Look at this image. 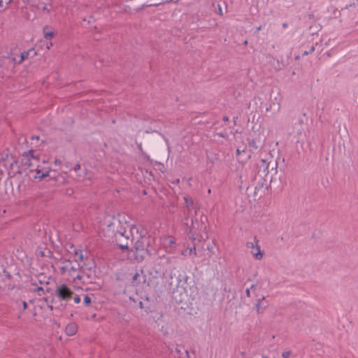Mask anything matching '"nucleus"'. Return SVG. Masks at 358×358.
<instances>
[{
    "label": "nucleus",
    "mask_w": 358,
    "mask_h": 358,
    "mask_svg": "<svg viewBox=\"0 0 358 358\" xmlns=\"http://www.w3.org/2000/svg\"><path fill=\"white\" fill-rule=\"evenodd\" d=\"M198 208L194 207L195 217H189V226H186L189 229V238L192 241H198L199 242L206 241L208 238L207 231V217L201 215L199 219L196 217V210Z\"/></svg>",
    "instance_id": "obj_1"
},
{
    "label": "nucleus",
    "mask_w": 358,
    "mask_h": 358,
    "mask_svg": "<svg viewBox=\"0 0 358 358\" xmlns=\"http://www.w3.org/2000/svg\"><path fill=\"white\" fill-rule=\"evenodd\" d=\"M134 232L138 236V229L134 224L116 229L114 234L115 242L120 250H129V243L136 238Z\"/></svg>",
    "instance_id": "obj_2"
},
{
    "label": "nucleus",
    "mask_w": 358,
    "mask_h": 358,
    "mask_svg": "<svg viewBox=\"0 0 358 358\" xmlns=\"http://www.w3.org/2000/svg\"><path fill=\"white\" fill-rule=\"evenodd\" d=\"M137 238L135 245L129 251V256L131 259L136 262L137 263L142 262L147 256L150 255L148 250L149 238L148 237L139 235L136 236Z\"/></svg>",
    "instance_id": "obj_3"
},
{
    "label": "nucleus",
    "mask_w": 358,
    "mask_h": 358,
    "mask_svg": "<svg viewBox=\"0 0 358 358\" xmlns=\"http://www.w3.org/2000/svg\"><path fill=\"white\" fill-rule=\"evenodd\" d=\"M23 159L22 164L27 169H30V171H35L37 174H40L41 171L38 169V164L40 162L39 156L34 155V150H29L22 154Z\"/></svg>",
    "instance_id": "obj_4"
},
{
    "label": "nucleus",
    "mask_w": 358,
    "mask_h": 358,
    "mask_svg": "<svg viewBox=\"0 0 358 358\" xmlns=\"http://www.w3.org/2000/svg\"><path fill=\"white\" fill-rule=\"evenodd\" d=\"M55 294L60 301H69L72 299L73 292L65 283L56 285Z\"/></svg>",
    "instance_id": "obj_5"
},
{
    "label": "nucleus",
    "mask_w": 358,
    "mask_h": 358,
    "mask_svg": "<svg viewBox=\"0 0 358 358\" xmlns=\"http://www.w3.org/2000/svg\"><path fill=\"white\" fill-rule=\"evenodd\" d=\"M262 169V172L265 176L269 173H277V162L273 159L271 157L267 159H262L261 160L260 170Z\"/></svg>",
    "instance_id": "obj_6"
},
{
    "label": "nucleus",
    "mask_w": 358,
    "mask_h": 358,
    "mask_svg": "<svg viewBox=\"0 0 358 358\" xmlns=\"http://www.w3.org/2000/svg\"><path fill=\"white\" fill-rule=\"evenodd\" d=\"M185 209L183 210L182 224L189 226V217L191 216V207L193 206V200L189 197H184Z\"/></svg>",
    "instance_id": "obj_7"
},
{
    "label": "nucleus",
    "mask_w": 358,
    "mask_h": 358,
    "mask_svg": "<svg viewBox=\"0 0 358 358\" xmlns=\"http://www.w3.org/2000/svg\"><path fill=\"white\" fill-rule=\"evenodd\" d=\"M254 242H248L246 245L248 248H255L256 252H252L253 256L256 259H261L263 257V254L261 252L260 247L258 245L259 241L257 237H254Z\"/></svg>",
    "instance_id": "obj_8"
},
{
    "label": "nucleus",
    "mask_w": 358,
    "mask_h": 358,
    "mask_svg": "<svg viewBox=\"0 0 358 358\" xmlns=\"http://www.w3.org/2000/svg\"><path fill=\"white\" fill-rule=\"evenodd\" d=\"M145 281L146 278L143 269H141L139 272H136L132 278V283L136 286L143 284Z\"/></svg>",
    "instance_id": "obj_9"
},
{
    "label": "nucleus",
    "mask_w": 358,
    "mask_h": 358,
    "mask_svg": "<svg viewBox=\"0 0 358 358\" xmlns=\"http://www.w3.org/2000/svg\"><path fill=\"white\" fill-rule=\"evenodd\" d=\"M262 145V142L260 141V138H252L248 141V146L250 148V151L254 153L255 151L259 150Z\"/></svg>",
    "instance_id": "obj_10"
},
{
    "label": "nucleus",
    "mask_w": 358,
    "mask_h": 358,
    "mask_svg": "<svg viewBox=\"0 0 358 358\" xmlns=\"http://www.w3.org/2000/svg\"><path fill=\"white\" fill-rule=\"evenodd\" d=\"M49 279H50V278L47 277L43 273H40L36 276L35 280L31 279V281H32L31 284L33 285H36V282H38L41 285H43V284L48 285V284H49Z\"/></svg>",
    "instance_id": "obj_11"
},
{
    "label": "nucleus",
    "mask_w": 358,
    "mask_h": 358,
    "mask_svg": "<svg viewBox=\"0 0 358 358\" xmlns=\"http://www.w3.org/2000/svg\"><path fill=\"white\" fill-rule=\"evenodd\" d=\"M77 330L78 327L75 322L69 323L65 328V332L68 336L75 335L77 332Z\"/></svg>",
    "instance_id": "obj_12"
},
{
    "label": "nucleus",
    "mask_w": 358,
    "mask_h": 358,
    "mask_svg": "<svg viewBox=\"0 0 358 358\" xmlns=\"http://www.w3.org/2000/svg\"><path fill=\"white\" fill-rule=\"evenodd\" d=\"M43 31L44 38L45 39H50L51 38H52L55 36V33L52 31H50L47 26L43 27Z\"/></svg>",
    "instance_id": "obj_13"
},
{
    "label": "nucleus",
    "mask_w": 358,
    "mask_h": 358,
    "mask_svg": "<svg viewBox=\"0 0 358 358\" xmlns=\"http://www.w3.org/2000/svg\"><path fill=\"white\" fill-rule=\"evenodd\" d=\"M207 250H208V253L207 254V258H206V260L207 261H209V259L211 258L212 257V255L213 253V245L212 244H210V245H207Z\"/></svg>",
    "instance_id": "obj_14"
},
{
    "label": "nucleus",
    "mask_w": 358,
    "mask_h": 358,
    "mask_svg": "<svg viewBox=\"0 0 358 358\" xmlns=\"http://www.w3.org/2000/svg\"><path fill=\"white\" fill-rule=\"evenodd\" d=\"M91 298L88 295H85L83 299V303L86 306H89L91 304Z\"/></svg>",
    "instance_id": "obj_15"
},
{
    "label": "nucleus",
    "mask_w": 358,
    "mask_h": 358,
    "mask_svg": "<svg viewBox=\"0 0 358 358\" xmlns=\"http://www.w3.org/2000/svg\"><path fill=\"white\" fill-rule=\"evenodd\" d=\"M315 50V47L314 45H312L310 48L309 50H306L303 52L302 55H309L310 53H312L313 52H314Z\"/></svg>",
    "instance_id": "obj_16"
},
{
    "label": "nucleus",
    "mask_w": 358,
    "mask_h": 358,
    "mask_svg": "<svg viewBox=\"0 0 358 358\" xmlns=\"http://www.w3.org/2000/svg\"><path fill=\"white\" fill-rule=\"evenodd\" d=\"M72 298L76 303H79L80 302V298L78 294H75L73 293Z\"/></svg>",
    "instance_id": "obj_17"
},
{
    "label": "nucleus",
    "mask_w": 358,
    "mask_h": 358,
    "mask_svg": "<svg viewBox=\"0 0 358 358\" xmlns=\"http://www.w3.org/2000/svg\"><path fill=\"white\" fill-rule=\"evenodd\" d=\"M264 299V297L263 296L262 299H259L258 301H257V303H256V307H257V311L259 310V309L261 308V302Z\"/></svg>",
    "instance_id": "obj_18"
},
{
    "label": "nucleus",
    "mask_w": 358,
    "mask_h": 358,
    "mask_svg": "<svg viewBox=\"0 0 358 358\" xmlns=\"http://www.w3.org/2000/svg\"><path fill=\"white\" fill-rule=\"evenodd\" d=\"M291 355V351L288 350V351H285L282 353V357L283 358H288Z\"/></svg>",
    "instance_id": "obj_19"
},
{
    "label": "nucleus",
    "mask_w": 358,
    "mask_h": 358,
    "mask_svg": "<svg viewBox=\"0 0 358 358\" xmlns=\"http://www.w3.org/2000/svg\"><path fill=\"white\" fill-rule=\"evenodd\" d=\"M28 56V52H22L21 54V58H20V60L19 62V63L22 62L25 58H27Z\"/></svg>",
    "instance_id": "obj_20"
},
{
    "label": "nucleus",
    "mask_w": 358,
    "mask_h": 358,
    "mask_svg": "<svg viewBox=\"0 0 358 358\" xmlns=\"http://www.w3.org/2000/svg\"><path fill=\"white\" fill-rule=\"evenodd\" d=\"M189 254H194V255H196L197 253L195 246H193L189 248Z\"/></svg>",
    "instance_id": "obj_21"
},
{
    "label": "nucleus",
    "mask_w": 358,
    "mask_h": 358,
    "mask_svg": "<svg viewBox=\"0 0 358 358\" xmlns=\"http://www.w3.org/2000/svg\"><path fill=\"white\" fill-rule=\"evenodd\" d=\"M255 287V285H252L250 288H248L246 290H245V294H246V296L250 297V289H252L253 287Z\"/></svg>",
    "instance_id": "obj_22"
},
{
    "label": "nucleus",
    "mask_w": 358,
    "mask_h": 358,
    "mask_svg": "<svg viewBox=\"0 0 358 358\" xmlns=\"http://www.w3.org/2000/svg\"><path fill=\"white\" fill-rule=\"evenodd\" d=\"M245 152V149H242V150H241V149L238 148H237V150H236V155H240L241 154H242V153H243V152Z\"/></svg>",
    "instance_id": "obj_23"
},
{
    "label": "nucleus",
    "mask_w": 358,
    "mask_h": 358,
    "mask_svg": "<svg viewBox=\"0 0 358 358\" xmlns=\"http://www.w3.org/2000/svg\"><path fill=\"white\" fill-rule=\"evenodd\" d=\"M76 255H78V259L80 261H83V255L82 254V252L80 251L79 253H78L77 252H76Z\"/></svg>",
    "instance_id": "obj_24"
},
{
    "label": "nucleus",
    "mask_w": 358,
    "mask_h": 358,
    "mask_svg": "<svg viewBox=\"0 0 358 358\" xmlns=\"http://www.w3.org/2000/svg\"><path fill=\"white\" fill-rule=\"evenodd\" d=\"M83 278V276L80 274H78L75 276L73 275V280H81V278Z\"/></svg>",
    "instance_id": "obj_25"
},
{
    "label": "nucleus",
    "mask_w": 358,
    "mask_h": 358,
    "mask_svg": "<svg viewBox=\"0 0 358 358\" xmlns=\"http://www.w3.org/2000/svg\"><path fill=\"white\" fill-rule=\"evenodd\" d=\"M80 169V164H78H78H76L74 166V167H73V170H74L75 171H78Z\"/></svg>",
    "instance_id": "obj_26"
},
{
    "label": "nucleus",
    "mask_w": 358,
    "mask_h": 358,
    "mask_svg": "<svg viewBox=\"0 0 358 358\" xmlns=\"http://www.w3.org/2000/svg\"><path fill=\"white\" fill-rule=\"evenodd\" d=\"M34 178H39V180H42V179L45 178L44 176H43V173L41 175L36 173V175L34 176Z\"/></svg>",
    "instance_id": "obj_27"
},
{
    "label": "nucleus",
    "mask_w": 358,
    "mask_h": 358,
    "mask_svg": "<svg viewBox=\"0 0 358 358\" xmlns=\"http://www.w3.org/2000/svg\"><path fill=\"white\" fill-rule=\"evenodd\" d=\"M62 273H64V272H66V271H69V266H68V265H66V266H63V267L62 268Z\"/></svg>",
    "instance_id": "obj_28"
},
{
    "label": "nucleus",
    "mask_w": 358,
    "mask_h": 358,
    "mask_svg": "<svg viewBox=\"0 0 358 358\" xmlns=\"http://www.w3.org/2000/svg\"><path fill=\"white\" fill-rule=\"evenodd\" d=\"M179 0H166L164 1L165 3H169L171 2H174L175 3H177Z\"/></svg>",
    "instance_id": "obj_29"
},
{
    "label": "nucleus",
    "mask_w": 358,
    "mask_h": 358,
    "mask_svg": "<svg viewBox=\"0 0 358 358\" xmlns=\"http://www.w3.org/2000/svg\"><path fill=\"white\" fill-rule=\"evenodd\" d=\"M77 270V268L74 267V266H69V272H71V271H76Z\"/></svg>",
    "instance_id": "obj_30"
},
{
    "label": "nucleus",
    "mask_w": 358,
    "mask_h": 358,
    "mask_svg": "<svg viewBox=\"0 0 358 358\" xmlns=\"http://www.w3.org/2000/svg\"><path fill=\"white\" fill-rule=\"evenodd\" d=\"M35 291H37V292H44V289L42 287H37L35 289Z\"/></svg>",
    "instance_id": "obj_31"
},
{
    "label": "nucleus",
    "mask_w": 358,
    "mask_h": 358,
    "mask_svg": "<svg viewBox=\"0 0 358 358\" xmlns=\"http://www.w3.org/2000/svg\"><path fill=\"white\" fill-rule=\"evenodd\" d=\"M3 272L5 273V275H6L8 278H10V275L8 273H7V272L6 271V270H5V269H3Z\"/></svg>",
    "instance_id": "obj_32"
},
{
    "label": "nucleus",
    "mask_w": 358,
    "mask_h": 358,
    "mask_svg": "<svg viewBox=\"0 0 358 358\" xmlns=\"http://www.w3.org/2000/svg\"><path fill=\"white\" fill-rule=\"evenodd\" d=\"M218 9H219V14L220 15H222V10L220 5H218Z\"/></svg>",
    "instance_id": "obj_33"
},
{
    "label": "nucleus",
    "mask_w": 358,
    "mask_h": 358,
    "mask_svg": "<svg viewBox=\"0 0 358 358\" xmlns=\"http://www.w3.org/2000/svg\"><path fill=\"white\" fill-rule=\"evenodd\" d=\"M51 289L50 288H47L46 289H44V292H43V294L45 293H50Z\"/></svg>",
    "instance_id": "obj_34"
},
{
    "label": "nucleus",
    "mask_w": 358,
    "mask_h": 358,
    "mask_svg": "<svg viewBox=\"0 0 358 358\" xmlns=\"http://www.w3.org/2000/svg\"><path fill=\"white\" fill-rule=\"evenodd\" d=\"M23 304V309H26L27 308V303L26 301L22 302Z\"/></svg>",
    "instance_id": "obj_35"
},
{
    "label": "nucleus",
    "mask_w": 358,
    "mask_h": 358,
    "mask_svg": "<svg viewBox=\"0 0 358 358\" xmlns=\"http://www.w3.org/2000/svg\"><path fill=\"white\" fill-rule=\"evenodd\" d=\"M43 176H44V178L48 176H49V171H46L45 173H43Z\"/></svg>",
    "instance_id": "obj_36"
},
{
    "label": "nucleus",
    "mask_w": 358,
    "mask_h": 358,
    "mask_svg": "<svg viewBox=\"0 0 358 358\" xmlns=\"http://www.w3.org/2000/svg\"><path fill=\"white\" fill-rule=\"evenodd\" d=\"M222 120L224 122H227L229 121V117L227 116H224Z\"/></svg>",
    "instance_id": "obj_37"
},
{
    "label": "nucleus",
    "mask_w": 358,
    "mask_h": 358,
    "mask_svg": "<svg viewBox=\"0 0 358 358\" xmlns=\"http://www.w3.org/2000/svg\"><path fill=\"white\" fill-rule=\"evenodd\" d=\"M165 259H166V262L167 264L171 263V259H170V258H169V257H166V258H165Z\"/></svg>",
    "instance_id": "obj_38"
},
{
    "label": "nucleus",
    "mask_w": 358,
    "mask_h": 358,
    "mask_svg": "<svg viewBox=\"0 0 358 358\" xmlns=\"http://www.w3.org/2000/svg\"><path fill=\"white\" fill-rule=\"evenodd\" d=\"M52 45V43L50 42L48 44H47V49H50V48Z\"/></svg>",
    "instance_id": "obj_39"
},
{
    "label": "nucleus",
    "mask_w": 358,
    "mask_h": 358,
    "mask_svg": "<svg viewBox=\"0 0 358 358\" xmlns=\"http://www.w3.org/2000/svg\"><path fill=\"white\" fill-rule=\"evenodd\" d=\"M138 149H139L141 151H142V144H141V143H140L139 144H138Z\"/></svg>",
    "instance_id": "obj_40"
},
{
    "label": "nucleus",
    "mask_w": 358,
    "mask_h": 358,
    "mask_svg": "<svg viewBox=\"0 0 358 358\" xmlns=\"http://www.w3.org/2000/svg\"><path fill=\"white\" fill-rule=\"evenodd\" d=\"M282 27L283 28H287V23H283L282 24Z\"/></svg>",
    "instance_id": "obj_41"
},
{
    "label": "nucleus",
    "mask_w": 358,
    "mask_h": 358,
    "mask_svg": "<svg viewBox=\"0 0 358 358\" xmlns=\"http://www.w3.org/2000/svg\"><path fill=\"white\" fill-rule=\"evenodd\" d=\"M4 1L6 4H8L11 1V0H4Z\"/></svg>",
    "instance_id": "obj_42"
},
{
    "label": "nucleus",
    "mask_w": 358,
    "mask_h": 358,
    "mask_svg": "<svg viewBox=\"0 0 358 358\" xmlns=\"http://www.w3.org/2000/svg\"><path fill=\"white\" fill-rule=\"evenodd\" d=\"M262 29V26H259L257 28V31H260Z\"/></svg>",
    "instance_id": "obj_43"
},
{
    "label": "nucleus",
    "mask_w": 358,
    "mask_h": 358,
    "mask_svg": "<svg viewBox=\"0 0 358 358\" xmlns=\"http://www.w3.org/2000/svg\"><path fill=\"white\" fill-rule=\"evenodd\" d=\"M55 164H60L61 163V162L59 160H57V159L55 160Z\"/></svg>",
    "instance_id": "obj_44"
},
{
    "label": "nucleus",
    "mask_w": 358,
    "mask_h": 358,
    "mask_svg": "<svg viewBox=\"0 0 358 358\" xmlns=\"http://www.w3.org/2000/svg\"><path fill=\"white\" fill-rule=\"evenodd\" d=\"M160 3H154V4H151L150 6H159Z\"/></svg>",
    "instance_id": "obj_45"
},
{
    "label": "nucleus",
    "mask_w": 358,
    "mask_h": 358,
    "mask_svg": "<svg viewBox=\"0 0 358 358\" xmlns=\"http://www.w3.org/2000/svg\"><path fill=\"white\" fill-rule=\"evenodd\" d=\"M4 0H0V6H2V3Z\"/></svg>",
    "instance_id": "obj_46"
},
{
    "label": "nucleus",
    "mask_w": 358,
    "mask_h": 358,
    "mask_svg": "<svg viewBox=\"0 0 358 358\" xmlns=\"http://www.w3.org/2000/svg\"><path fill=\"white\" fill-rule=\"evenodd\" d=\"M32 138H35V139L38 140L39 139V136H36V137L33 136Z\"/></svg>",
    "instance_id": "obj_47"
},
{
    "label": "nucleus",
    "mask_w": 358,
    "mask_h": 358,
    "mask_svg": "<svg viewBox=\"0 0 358 358\" xmlns=\"http://www.w3.org/2000/svg\"><path fill=\"white\" fill-rule=\"evenodd\" d=\"M243 44H244V45H247V44H248V41H247V40H245V41L243 42Z\"/></svg>",
    "instance_id": "obj_48"
},
{
    "label": "nucleus",
    "mask_w": 358,
    "mask_h": 358,
    "mask_svg": "<svg viewBox=\"0 0 358 358\" xmlns=\"http://www.w3.org/2000/svg\"><path fill=\"white\" fill-rule=\"evenodd\" d=\"M139 305H140V307L142 308L143 307V302L141 301Z\"/></svg>",
    "instance_id": "obj_49"
},
{
    "label": "nucleus",
    "mask_w": 358,
    "mask_h": 358,
    "mask_svg": "<svg viewBox=\"0 0 358 358\" xmlns=\"http://www.w3.org/2000/svg\"><path fill=\"white\" fill-rule=\"evenodd\" d=\"M299 58V55L295 57L296 59H298Z\"/></svg>",
    "instance_id": "obj_50"
},
{
    "label": "nucleus",
    "mask_w": 358,
    "mask_h": 358,
    "mask_svg": "<svg viewBox=\"0 0 358 358\" xmlns=\"http://www.w3.org/2000/svg\"><path fill=\"white\" fill-rule=\"evenodd\" d=\"M49 308L52 310V306H50Z\"/></svg>",
    "instance_id": "obj_51"
},
{
    "label": "nucleus",
    "mask_w": 358,
    "mask_h": 358,
    "mask_svg": "<svg viewBox=\"0 0 358 358\" xmlns=\"http://www.w3.org/2000/svg\"><path fill=\"white\" fill-rule=\"evenodd\" d=\"M176 182H179V179L176 180Z\"/></svg>",
    "instance_id": "obj_52"
},
{
    "label": "nucleus",
    "mask_w": 358,
    "mask_h": 358,
    "mask_svg": "<svg viewBox=\"0 0 358 358\" xmlns=\"http://www.w3.org/2000/svg\"><path fill=\"white\" fill-rule=\"evenodd\" d=\"M1 160H4V158L0 159V161H1Z\"/></svg>",
    "instance_id": "obj_53"
},
{
    "label": "nucleus",
    "mask_w": 358,
    "mask_h": 358,
    "mask_svg": "<svg viewBox=\"0 0 358 358\" xmlns=\"http://www.w3.org/2000/svg\"><path fill=\"white\" fill-rule=\"evenodd\" d=\"M263 358H268V357H264V356H263Z\"/></svg>",
    "instance_id": "obj_54"
}]
</instances>
